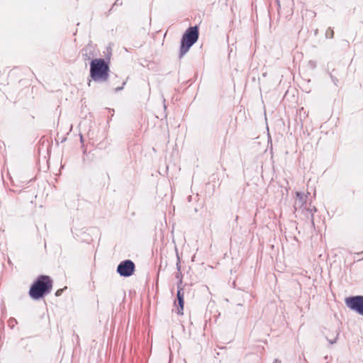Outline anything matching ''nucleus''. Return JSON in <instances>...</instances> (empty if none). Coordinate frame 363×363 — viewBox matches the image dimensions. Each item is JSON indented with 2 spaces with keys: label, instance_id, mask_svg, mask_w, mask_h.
Here are the masks:
<instances>
[{
  "label": "nucleus",
  "instance_id": "1",
  "mask_svg": "<svg viewBox=\"0 0 363 363\" xmlns=\"http://www.w3.org/2000/svg\"><path fill=\"white\" fill-rule=\"evenodd\" d=\"M53 281L48 275H40L31 284L28 294L33 300H39L50 294L52 289Z\"/></svg>",
  "mask_w": 363,
  "mask_h": 363
},
{
  "label": "nucleus",
  "instance_id": "2",
  "mask_svg": "<svg viewBox=\"0 0 363 363\" xmlns=\"http://www.w3.org/2000/svg\"><path fill=\"white\" fill-rule=\"evenodd\" d=\"M109 62L104 58L91 60L89 77L96 82H106L109 77Z\"/></svg>",
  "mask_w": 363,
  "mask_h": 363
},
{
  "label": "nucleus",
  "instance_id": "3",
  "mask_svg": "<svg viewBox=\"0 0 363 363\" xmlns=\"http://www.w3.org/2000/svg\"><path fill=\"white\" fill-rule=\"evenodd\" d=\"M199 31L198 26H191L188 28L183 34L181 39L179 58H182L196 43L199 39Z\"/></svg>",
  "mask_w": 363,
  "mask_h": 363
},
{
  "label": "nucleus",
  "instance_id": "4",
  "mask_svg": "<svg viewBox=\"0 0 363 363\" xmlns=\"http://www.w3.org/2000/svg\"><path fill=\"white\" fill-rule=\"evenodd\" d=\"M135 271V264L130 259L121 261L117 266L116 272L122 277H130Z\"/></svg>",
  "mask_w": 363,
  "mask_h": 363
},
{
  "label": "nucleus",
  "instance_id": "5",
  "mask_svg": "<svg viewBox=\"0 0 363 363\" xmlns=\"http://www.w3.org/2000/svg\"><path fill=\"white\" fill-rule=\"evenodd\" d=\"M346 306L363 316V296H353L345 298Z\"/></svg>",
  "mask_w": 363,
  "mask_h": 363
},
{
  "label": "nucleus",
  "instance_id": "6",
  "mask_svg": "<svg viewBox=\"0 0 363 363\" xmlns=\"http://www.w3.org/2000/svg\"><path fill=\"white\" fill-rule=\"evenodd\" d=\"M177 305L176 302H174L175 306H177V313L178 315H183L184 310V291L183 287L181 286H178L177 291Z\"/></svg>",
  "mask_w": 363,
  "mask_h": 363
},
{
  "label": "nucleus",
  "instance_id": "7",
  "mask_svg": "<svg viewBox=\"0 0 363 363\" xmlns=\"http://www.w3.org/2000/svg\"><path fill=\"white\" fill-rule=\"evenodd\" d=\"M81 52L84 61H91L92 58L96 55L94 48L91 44H88Z\"/></svg>",
  "mask_w": 363,
  "mask_h": 363
},
{
  "label": "nucleus",
  "instance_id": "8",
  "mask_svg": "<svg viewBox=\"0 0 363 363\" xmlns=\"http://www.w3.org/2000/svg\"><path fill=\"white\" fill-rule=\"evenodd\" d=\"M296 199L295 201L294 207L296 211H298V209H302V207L304 206H307L306 204V198L307 196H305L303 193L297 191L296 193Z\"/></svg>",
  "mask_w": 363,
  "mask_h": 363
},
{
  "label": "nucleus",
  "instance_id": "9",
  "mask_svg": "<svg viewBox=\"0 0 363 363\" xmlns=\"http://www.w3.org/2000/svg\"><path fill=\"white\" fill-rule=\"evenodd\" d=\"M298 211H301L307 218L310 219L311 223L314 225V213L316 212L315 206L308 208L307 206H304L302 207V209H298Z\"/></svg>",
  "mask_w": 363,
  "mask_h": 363
},
{
  "label": "nucleus",
  "instance_id": "10",
  "mask_svg": "<svg viewBox=\"0 0 363 363\" xmlns=\"http://www.w3.org/2000/svg\"><path fill=\"white\" fill-rule=\"evenodd\" d=\"M335 336L333 338H330L328 337V336H326V339L328 340V342L331 345L336 343L339 337L340 331L338 330H335Z\"/></svg>",
  "mask_w": 363,
  "mask_h": 363
},
{
  "label": "nucleus",
  "instance_id": "11",
  "mask_svg": "<svg viewBox=\"0 0 363 363\" xmlns=\"http://www.w3.org/2000/svg\"><path fill=\"white\" fill-rule=\"evenodd\" d=\"M176 279H178L177 286L179 285L182 286V274L181 272H177L175 274Z\"/></svg>",
  "mask_w": 363,
  "mask_h": 363
},
{
  "label": "nucleus",
  "instance_id": "12",
  "mask_svg": "<svg viewBox=\"0 0 363 363\" xmlns=\"http://www.w3.org/2000/svg\"><path fill=\"white\" fill-rule=\"evenodd\" d=\"M334 35L333 30L330 28H328L325 33L326 38H333Z\"/></svg>",
  "mask_w": 363,
  "mask_h": 363
},
{
  "label": "nucleus",
  "instance_id": "13",
  "mask_svg": "<svg viewBox=\"0 0 363 363\" xmlns=\"http://www.w3.org/2000/svg\"><path fill=\"white\" fill-rule=\"evenodd\" d=\"M177 264H176L177 270V272H181V262H180V258H179L178 253H177Z\"/></svg>",
  "mask_w": 363,
  "mask_h": 363
},
{
  "label": "nucleus",
  "instance_id": "14",
  "mask_svg": "<svg viewBox=\"0 0 363 363\" xmlns=\"http://www.w3.org/2000/svg\"><path fill=\"white\" fill-rule=\"evenodd\" d=\"M330 77L331 78V80L332 82H333V84L335 85V86H337V84H338V79L334 77L331 73L330 74Z\"/></svg>",
  "mask_w": 363,
  "mask_h": 363
},
{
  "label": "nucleus",
  "instance_id": "15",
  "mask_svg": "<svg viewBox=\"0 0 363 363\" xmlns=\"http://www.w3.org/2000/svg\"><path fill=\"white\" fill-rule=\"evenodd\" d=\"M65 289H67V287H65V288H64V289H60L57 290V291H56V292H55V296H61V295H62V292H63V291H64Z\"/></svg>",
  "mask_w": 363,
  "mask_h": 363
},
{
  "label": "nucleus",
  "instance_id": "16",
  "mask_svg": "<svg viewBox=\"0 0 363 363\" xmlns=\"http://www.w3.org/2000/svg\"><path fill=\"white\" fill-rule=\"evenodd\" d=\"M308 64L312 68H315L316 67L315 62L314 61L311 60L309 61Z\"/></svg>",
  "mask_w": 363,
  "mask_h": 363
},
{
  "label": "nucleus",
  "instance_id": "17",
  "mask_svg": "<svg viewBox=\"0 0 363 363\" xmlns=\"http://www.w3.org/2000/svg\"><path fill=\"white\" fill-rule=\"evenodd\" d=\"M124 84H125V82H123V85H124ZM123 89V86H118V87H116V88L115 89V91H119L122 90Z\"/></svg>",
  "mask_w": 363,
  "mask_h": 363
},
{
  "label": "nucleus",
  "instance_id": "18",
  "mask_svg": "<svg viewBox=\"0 0 363 363\" xmlns=\"http://www.w3.org/2000/svg\"><path fill=\"white\" fill-rule=\"evenodd\" d=\"M118 4L121 5L122 2H121L120 0H116L113 6Z\"/></svg>",
  "mask_w": 363,
  "mask_h": 363
},
{
  "label": "nucleus",
  "instance_id": "19",
  "mask_svg": "<svg viewBox=\"0 0 363 363\" xmlns=\"http://www.w3.org/2000/svg\"><path fill=\"white\" fill-rule=\"evenodd\" d=\"M80 140H81V142L82 143V142H83V137H82V135H80Z\"/></svg>",
  "mask_w": 363,
  "mask_h": 363
},
{
  "label": "nucleus",
  "instance_id": "20",
  "mask_svg": "<svg viewBox=\"0 0 363 363\" xmlns=\"http://www.w3.org/2000/svg\"><path fill=\"white\" fill-rule=\"evenodd\" d=\"M11 320H12V323H14V322H16V320H15V319H13H13H11Z\"/></svg>",
  "mask_w": 363,
  "mask_h": 363
},
{
  "label": "nucleus",
  "instance_id": "21",
  "mask_svg": "<svg viewBox=\"0 0 363 363\" xmlns=\"http://www.w3.org/2000/svg\"><path fill=\"white\" fill-rule=\"evenodd\" d=\"M11 320H12V323H14V322H16V320H15V319H13H13H11Z\"/></svg>",
  "mask_w": 363,
  "mask_h": 363
},
{
  "label": "nucleus",
  "instance_id": "22",
  "mask_svg": "<svg viewBox=\"0 0 363 363\" xmlns=\"http://www.w3.org/2000/svg\"><path fill=\"white\" fill-rule=\"evenodd\" d=\"M274 363H278V360L275 359Z\"/></svg>",
  "mask_w": 363,
  "mask_h": 363
},
{
  "label": "nucleus",
  "instance_id": "23",
  "mask_svg": "<svg viewBox=\"0 0 363 363\" xmlns=\"http://www.w3.org/2000/svg\"><path fill=\"white\" fill-rule=\"evenodd\" d=\"M277 2L279 3V0H277Z\"/></svg>",
  "mask_w": 363,
  "mask_h": 363
}]
</instances>
